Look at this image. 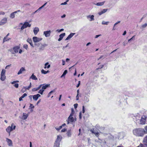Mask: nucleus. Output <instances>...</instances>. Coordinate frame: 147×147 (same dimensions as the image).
Segmentation results:
<instances>
[{"label":"nucleus","instance_id":"nucleus-26","mask_svg":"<svg viewBox=\"0 0 147 147\" xmlns=\"http://www.w3.org/2000/svg\"><path fill=\"white\" fill-rule=\"evenodd\" d=\"M27 94L26 93L24 94L21 97L19 98V101H21L22 100V98H24L26 96Z\"/></svg>","mask_w":147,"mask_h":147},{"label":"nucleus","instance_id":"nucleus-9","mask_svg":"<svg viewBox=\"0 0 147 147\" xmlns=\"http://www.w3.org/2000/svg\"><path fill=\"white\" fill-rule=\"evenodd\" d=\"M40 96V95L39 94L34 95L33 96V98L34 100H37L38 97Z\"/></svg>","mask_w":147,"mask_h":147},{"label":"nucleus","instance_id":"nucleus-44","mask_svg":"<svg viewBox=\"0 0 147 147\" xmlns=\"http://www.w3.org/2000/svg\"><path fill=\"white\" fill-rule=\"evenodd\" d=\"M23 47L24 48L27 49L28 48V45L27 44H25L24 45Z\"/></svg>","mask_w":147,"mask_h":147},{"label":"nucleus","instance_id":"nucleus-27","mask_svg":"<svg viewBox=\"0 0 147 147\" xmlns=\"http://www.w3.org/2000/svg\"><path fill=\"white\" fill-rule=\"evenodd\" d=\"M1 78H0L1 80L2 81H4L5 80V78H6V76H5V75L1 74Z\"/></svg>","mask_w":147,"mask_h":147},{"label":"nucleus","instance_id":"nucleus-28","mask_svg":"<svg viewBox=\"0 0 147 147\" xmlns=\"http://www.w3.org/2000/svg\"><path fill=\"white\" fill-rule=\"evenodd\" d=\"M16 13L14 12L12 13L10 15V17L12 19H13L15 17V14Z\"/></svg>","mask_w":147,"mask_h":147},{"label":"nucleus","instance_id":"nucleus-1","mask_svg":"<svg viewBox=\"0 0 147 147\" xmlns=\"http://www.w3.org/2000/svg\"><path fill=\"white\" fill-rule=\"evenodd\" d=\"M133 133L136 136L142 137L145 134L144 129L141 128H136L133 130Z\"/></svg>","mask_w":147,"mask_h":147},{"label":"nucleus","instance_id":"nucleus-41","mask_svg":"<svg viewBox=\"0 0 147 147\" xmlns=\"http://www.w3.org/2000/svg\"><path fill=\"white\" fill-rule=\"evenodd\" d=\"M7 37L6 36L3 39V42H5L6 41H7L8 40H9V39H8L7 40Z\"/></svg>","mask_w":147,"mask_h":147},{"label":"nucleus","instance_id":"nucleus-13","mask_svg":"<svg viewBox=\"0 0 147 147\" xmlns=\"http://www.w3.org/2000/svg\"><path fill=\"white\" fill-rule=\"evenodd\" d=\"M26 71L25 69L23 67H22L20 69L18 73V74L19 75L22 74L23 71Z\"/></svg>","mask_w":147,"mask_h":147},{"label":"nucleus","instance_id":"nucleus-24","mask_svg":"<svg viewBox=\"0 0 147 147\" xmlns=\"http://www.w3.org/2000/svg\"><path fill=\"white\" fill-rule=\"evenodd\" d=\"M30 79H32V80H38L37 77L34 74H32L30 78Z\"/></svg>","mask_w":147,"mask_h":147},{"label":"nucleus","instance_id":"nucleus-40","mask_svg":"<svg viewBox=\"0 0 147 147\" xmlns=\"http://www.w3.org/2000/svg\"><path fill=\"white\" fill-rule=\"evenodd\" d=\"M44 91V90H42V89H41L39 91L38 93L40 94H42Z\"/></svg>","mask_w":147,"mask_h":147},{"label":"nucleus","instance_id":"nucleus-59","mask_svg":"<svg viewBox=\"0 0 147 147\" xmlns=\"http://www.w3.org/2000/svg\"><path fill=\"white\" fill-rule=\"evenodd\" d=\"M80 81H79L78 82V84H77V85L76 86V87L77 88H78V87L80 85Z\"/></svg>","mask_w":147,"mask_h":147},{"label":"nucleus","instance_id":"nucleus-7","mask_svg":"<svg viewBox=\"0 0 147 147\" xmlns=\"http://www.w3.org/2000/svg\"><path fill=\"white\" fill-rule=\"evenodd\" d=\"M62 137L61 135H58L57 136V138L55 142L57 143H60V142L61 141Z\"/></svg>","mask_w":147,"mask_h":147},{"label":"nucleus","instance_id":"nucleus-25","mask_svg":"<svg viewBox=\"0 0 147 147\" xmlns=\"http://www.w3.org/2000/svg\"><path fill=\"white\" fill-rule=\"evenodd\" d=\"M50 86L49 84H45L44 86H43L42 87V89L44 90L46 89L47 88H48Z\"/></svg>","mask_w":147,"mask_h":147},{"label":"nucleus","instance_id":"nucleus-45","mask_svg":"<svg viewBox=\"0 0 147 147\" xmlns=\"http://www.w3.org/2000/svg\"><path fill=\"white\" fill-rule=\"evenodd\" d=\"M30 108L33 109L34 107V106L32 104H30V106L29 107Z\"/></svg>","mask_w":147,"mask_h":147},{"label":"nucleus","instance_id":"nucleus-22","mask_svg":"<svg viewBox=\"0 0 147 147\" xmlns=\"http://www.w3.org/2000/svg\"><path fill=\"white\" fill-rule=\"evenodd\" d=\"M28 114H26L25 113H23V116L22 118L21 119L23 120L26 119L27 117H28Z\"/></svg>","mask_w":147,"mask_h":147},{"label":"nucleus","instance_id":"nucleus-57","mask_svg":"<svg viewBox=\"0 0 147 147\" xmlns=\"http://www.w3.org/2000/svg\"><path fill=\"white\" fill-rule=\"evenodd\" d=\"M103 66H104V65H100V67H99V68H98V69H101L103 68Z\"/></svg>","mask_w":147,"mask_h":147},{"label":"nucleus","instance_id":"nucleus-53","mask_svg":"<svg viewBox=\"0 0 147 147\" xmlns=\"http://www.w3.org/2000/svg\"><path fill=\"white\" fill-rule=\"evenodd\" d=\"M19 85L18 84H16L14 85V86L16 88H18V87Z\"/></svg>","mask_w":147,"mask_h":147},{"label":"nucleus","instance_id":"nucleus-61","mask_svg":"<svg viewBox=\"0 0 147 147\" xmlns=\"http://www.w3.org/2000/svg\"><path fill=\"white\" fill-rule=\"evenodd\" d=\"M79 118L80 119H81L82 118L81 112H80V113Z\"/></svg>","mask_w":147,"mask_h":147},{"label":"nucleus","instance_id":"nucleus-60","mask_svg":"<svg viewBox=\"0 0 147 147\" xmlns=\"http://www.w3.org/2000/svg\"><path fill=\"white\" fill-rule=\"evenodd\" d=\"M66 130V129H63L61 130V132H65Z\"/></svg>","mask_w":147,"mask_h":147},{"label":"nucleus","instance_id":"nucleus-30","mask_svg":"<svg viewBox=\"0 0 147 147\" xmlns=\"http://www.w3.org/2000/svg\"><path fill=\"white\" fill-rule=\"evenodd\" d=\"M143 142L145 143L144 144L147 146V136L144 138Z\"/></svg>","mask_w":147,"mask_h":147},{"label":"nucleus","instance_id":"nucleus-11","mask_svg":"<svg viewBox=\"0 0 147 147\" xmlns=\"http://www.w3.org/2000/svg\"><path fill=\"white\" fill-rule=\"evenodd\" d=\"M75 34V33H70L69 35L65 39V40H68L69 39L71 38Z\"/></svg>","mask_w":147,"mask_h":147},{"label":"nucleus","instance_id":"nucleus-50","mask_svg":"<svg viewBox=\"0 0 147 147\" xmlns=\"http://www.w3.org/2000/svg\"><path fill=\"white\" fill-rule=\"evenodd\" d=\"M147 26V24L145 23L142 26V27L143 28H144Z\"/></svg>","mask_w":147,"mask_h":147},{"label":"nucleus","instance_id":"nucleus-23","mask_svg":"<svg viewBox=\"0 0 147 147\" xmlns=\"http://www.w3.org/2000/svg\"><path fill=\"white\" fill-rule=\"evenodd\" d=\"M20 49V47H18L17 46L14 47L13 48V50L14 51H15V53H18V50Z\"/></svg>","mask_w":147,"mask_h":147},{"label":"nucleus","instance_id":"nucleus-32","mask_svg":"<svg viewBox=\"0 0 147 147\" xmlns=\"http://www.w3.org/2000/svg\"><path fill=\"white\" fill-rule=\"evenodd\" d=\"M47 2H46L42 6L40 7L38 9L39 11H40L42 8L44 7L47 4Z\"/></svg>","mask_w":147,"mask_h":147},{"label":"nucleus","instance_id":"nucleus-29","mask_svg":"<svg viewBox=\"0 0 147 147\" xmlns=\"http://www.w3.org/2000/svg\"><path fill=\"white\" fill-rule=\"evenodd\" d=\"M67 134V136L68 137H70L71 136V130H68Z\"/></svg>","mask_w":147,"mask_h":147},{"label":"nucleus","instance_id":"nucleus-33","mask_svg":"<svg viewBox=\"0 0 147 147\" xmlns=\"http://www.w3.org/2000/svg\"><path fill=\"white\" fill-rule=\"evenodd\" d=\"M67 70H65L64 72H63V74L61 76V78H62L64 76H65V75L67 73Z\"/></svg>","mask_w":147,"mask_h":147},{"label":"nucleus","instance_id":"nucleus-3","mask_svg":"<svg viewBox=\"0 0 147 147\" xmlns=\"http://www.w3.org/2000/svg\"><path fill=\"white\" fill-rule=\"evenodd\" d=\"M33 40L35 43L39 42L42 40V38H38L36 36L33 37L32 38Z\"/></svg>","mask_w":147,"mask_h":147},{"label":"nucleus","instance_id":"nucleus-64","mask_svg":"<svg viewBox=\"0 0 147 147\" xmlns=\"http://www.w3.org/2000/svg\"><path fill=\"white\" fill-rule=\"evenodd\" d=\"M67 4V3H66V2H64V3H62L61 5H65L66 4Z\"/></svg>","mask_w":147,"mask_h":147},{"label":"nucleus","instance_id":"nucleus-43","mask_svg":"<svg viewBox=\"0 0 147 147\" xmlns=\"http://www.w3.org/2000/svg\"><path fill=\"white\" fill-rule=\"evenodd\" d=\"M145 134L147 133V126H146L144 127Z\"/></svg>","mask_w":147,"mask_h":147},{"label":"nucleus","instance_id":"nucleus-37","mask_svg":"<svg viewBox=\"0 0 147 147\" xmlns=\"http://www.w3.org/2000/svg\"><path fill=\"white\" fill-rule=\"evenodd\" d=\"M135 36H134L131 38L130 39H129L128 40V42H129V41H131L133 40L135 38Z\"/></svg>","mask_w":147,"mask_h":147},{"label":"nucleus","instance_id":"nucleus-55","mask_svg":"<svg viewBox=\"0 0 147 147\" xmlns=\"http://www.w3.org/2000/svg\"><path fill=\"white\" fill-rule=\"evenodd\" d=\"M63 30H64V29H61L60 30H57L56 31H57L58 32H60L63 31Z\"/></svg>","mask_w":147,"mask_h":147},{"label":"nucleus","instance_id":"nucleus-62","mask_svg":"<svg viewBox=\"0 0 147 147\" xmlns=\"http://www.w3.org/2000/svg\"><path fill=\"white\" fill-rule=\"evenodd\" d=\"M120 22V21H118L117 22H116L115 23V24H114V26H115L117 24H118Z\"/></svg>","mask_w":147,"mask_h":147},{"label":"nucleus","instance_id":"nucleus-39","mask_svg":"<svg viewBox=\"0 0 147 147\" xmlns=\"http://www.w3.org/2000/svg\"><path fill=\"white\" fill-rule=\"evenodd\" d=\"M55 90H52L51 91V92H50L48 94V97H50V95H51V94L53 92H55Z\"/></svg>","mask_w":147,"mask_h":147},{"label":"nucleus","instance_id":"nucleus-56","mask_svg":"<svg viewBox=\"0 0 147 147\" xmlns=\"http://www.w3.org/2000/svg\"><path fill=\"white\" fill-rule=\"evenodd\" d=\"M39 11L38 10V9L35 12H33V13H32V15H34L35 13Z\"/></svg>","mask_w":147,"mask_h":147},{"label":"nucleus","instance_id":"nucleus-54","mask_svg":"<svg viewBox=\"0 0 147 147\" xmlns=\"http://www.w3.org/2000/svg\"><path fill=\"white\" fill-rule=\"evenodd\" d=\"M90 131L92 132V133L94 134L95 132V131H94V129H91V130H90Z\"/></svg>","mask_w":147,"mask_h":147},{"label":"nucleus","instance_id":"nucleus-38","mask_svg":"<svg viewBox=\"0 0 147 147\" xmlns=\"http://www.w3.org/2000/svg\"><path fill=\"white\" fill-rule=\"evenodd\" d=\"M5 70L4 69H3L2 70L1 74V75H5Z\"/></svg>","mask_w":147,"mask_h":147},{"label":"nucleus","instance_id":"nucleus-35","mask_svg":"<svg viewBox=\"0 0 147 147\" xmlns=\"http://www.w3.org/2000/svg\"><path fill=\"white\" fill-rule=\"evenodd\" d=\"M31 83H30V84L29 86H28V87H24V88L26 89H27V90H29V89L31 88Z\"/></svg>","mask_w":147,"mask_h":147},{"label":"nucleus","instance_id":"nucleus-58","mask_svg":"<svg viewBox=\"0 0 147 147\" xmlns=\"http://www.w3.org/2000/svg\"><path fill=\"white\" fill-rule=\"evenodd\" d=\"M141 144V147H146V146L145 144Z\"/></svg>","mask_w":147,"mask_h":147},{"label":"nucleus","instance_id":"nucleus-16","mask_svg":"<svg viewBox=\"0 0 147 147\" xmlns=\"http://www.w3.org/2000/svg\"><path fill=\"white\" fill-rule=\"evenodd\" d=\"M6 141L8 144L9 146H12V141L10 139L8 138H6Z\"/></svg>","mask_w":147,"mask_h":147},{"label":"nucleus","instance_id":"nucleus-47","mask_svg":"<svg viewBox=\"0 0 147 147\" xmlns=\"http://www.w3.org/2000/svg\"><path fill=\"white\" fill-rule=\"evenodd\" d=\"M62 127V126H60L59 127V128H57L56 127H55V129L57 131H59L60 129H61Z\"/></svg>","mask_w":147,"mask_h":147},{"label":"nucleus","instance_id":"nucleus-49","mask_svg":"<svg viewBox=\"0 0 147 147\" xmlns=\"http://www.w3.org/2000/svg\"><path fill=\"white\" fill-rule=\"evenodd\" d=\"M94 134L96 136H98L99 135V133L98 132H96L95 131L94 133Z\"/></svg>","mask_w":147,"mask_h":147},{"label":"nucleus","instance_id":"nucleus-31","mask_svg":"<svg viewBox=\"0 0 147 147\" xmlns=\"http://www.w3.org/2000/svg\"><path fill=\"white\" fill-rule=\"evenodd\" d=\"M59 145L60 143L55 142L53 147H59Z\"/></svg>","mask_w":147,"mask_h":147},{"label":"nucleus","instance_id":"nucleus-12","mask_svg":"<svg viewBox=\"0 0 147 147\" xmlns=\"http://www.w3.org/2000/svg\"><path fill=\"white\" fill-rule=\"evenodd\" d=\"M47 46V45L46 44H44L43 45L41 44V45L39 47V50H43L44 49L45 47Z\"/></svg>","mask_w":147,"mask_h":147},{"label":"nucleus","instance_id":"nucleus-8","mask_svg":"<svg viewBox=\"0 0 147 147\" xmlns=\"http://www.w3.org/2000/svg\"><path fill=\"white\" fill-rule=\"evenodd\" d=\"M146 120V119L145 117H142L140 119L139 123L142 125L144 124L145 123Z\"/></svg>","mask_w":147,"mask_h":147},{"label":"nucleus","instance_id":"nucleus-10","mask_svg":"<svg viewBox=\"0 0 147 147\" xmlns=\"http://www.w3.org/2000/svg\"><path fill=\"white\" fill-rule=\"evenodd\" d=\"M108 10V9H104L102 10L100 12H98V14L99 16L101 15L102 14L105 13L106 12L107 10Z\"/></svg>","mask_w":147,"mask_h":147},{"label":"nucleus","instance_id":"nucleus-17","mask_svg":"<svg viewBox=\"0 0 147 147\" xmlns=\"http://www.w3.org/2000/svg\"><path fill=\"white\" fill-rule=\"evenodd\" d=\"M13 130V128L10 126H9L6 129V131L9 134H10V132Z\"/></svg>","mask_w":147,"mask_h":147},{"label":"nucleus","instance_id":"nucleus-4","mask_svg":"<svg viewBox=\"0 0 147 147\" xmlns=\"http://www.w3.org/2000/svg\"><path fill=\"white\" fill-rule=\"evenodd\" d=\"M7 21V18H3L0 21V26L3 25L6 23Z\"/></svg>","mask_w":147,"mask_h":147},{"label":"nucleus","instance_id":"nucleus-42","mask_svg":"<svg viewBox=\"0 0 147 147\" xmlns=\"http://www.w3.org/2000/svg\"><path fill=\"white\" fill-rule=\"evenodd\" d=\"M71 113L70 114V115H73L74 113V110L73 108H71Z\"/></svg>","mask_w":147,"mask_h":147},{"label":"nucleus","instance_id":"nucleus-18","mask_svg":"<svg viewBox=\"0 0 147 147\" xmlns=\"http://www.w3.org/2000/svg\"><path fill=\"white\" fill-rule=\"evenodd\" d=\"M27 41L30 44V45L32 46V47H34L33 46V44H32V41L31 38H28L27 40Z\"/></svg>","mask_w":147,"mask_h":147},{"label":"nucleus","instance_id":"nucleus-48","mask_svg":"<svg viewBox=\"0 0 147 147\" xmlns=\"http://www.w3.org/2000/svg\"><path fill=\"white\" fill-rule=\"evenodd\" d=\"M19 82V81L18 80H17V81H14L12 82H11V84H15V83H17V82Z\"/></svg>","mask_w":147,"mask_h":147},{"label":"nucleus","instance_id":"nucleus-51","mask_svg":"<svg viewBox=\"0 0 147 147\" xmlns=\"http://www.w3.org/2000/svg\"><path fill=\"white\" fill-rule=\"evenodd\" d=\"M78 105V104L77 103L75 104H74V108L75 109H76V108L77 107Z\"/></svg>","mask_w":147,"mask_h":147},{"label":"nucleus","instance_id":"nucleus-52","mask_svg":"<svg viewBox=\"0 0 147 147\" xmlns=\"http://www.w3.org/2000/svg\"><path fill=\"white\" fill-rule=\"evenodd\" d=\"M85 108H84V106H83L82 107V113H85Z\"/></svg>","mask_w":147,"mask_h":147},{"label":"nucleus","instance_id":"nucleus-63","mask_svg":"<svg viewBox=\"0 0 147 147\" xmlns=\"http://www.w3.org/2000/svg\"><path fill=\"white\" fill-rule=\"evenodd\" d=\"M5 13L3 11L0 12V15H4Z\"/></svg>","mask_w":147,"mask_h":147},{"label":"nucleus","instance_id":"nucleus-5","mask_svg":"<svg viewBox=\"0 0 147 147\" xmlns=\"http://www.w3.org/2000/svg\"><path fill=\"white\" fill-rule=\"evenodd\" d=\"M51 32V30L47 31L44 32V34L46 37H49L50 36Z\"/></svg>","mask_w":147,"mask_h":147},{"label":"nucleus","instance_id":"nucleus-19","mask_svg":"<svg viewBox=\"0 0 147 147\" xmlns=\"http://www.w3.org/2000/svg\"><path fill=\"white\" fill-rule=\"evenodd\" d=\"M42 85V84H41L37 88H34L32 89V91H35L38 90L41 88V87Z\"/></svg>","mask_w":147,"mask_h":147},{"label":"nucleus","instance_id":"nucleus-21","mask_svg":"<svg viewBox=\"0 0 147 147\" xmlns=\"http://www.w3.org/2000/svg\"><path fill=\"white\" fill-rule=\"evenodd\" d=\"M98 142H99L100 144V145L102 146L106 144V142L104 140H100Z\"/></svg>","mask_w":147,"mask_h":147},{"label":"nucleus","instance_id":"nucleus-34","mask_svg":"<svg viewBox=\"0 0 147 147\" xmlns=\"http://www.w3.org/2000/svg\"><path fill=\"white\" fill-rule=\"evenodd\" d=\"M65 33H62L61 34H60V35H59V37L61 38H62V39L63 38V37L65 36Z\"/></svg>","mask_w":147,"mask_h":147},{"label":"nucleus","instance_id":"nucleus-36","mask_svg":"<svg viewBox=\"0 0 147 147\" xmlns=\"http://www.w3.org/2000/svg\"><path fill=\"white\" fill-rule=\"evenodd\" d=\"M109 23V22H105V21H102V24L103 25H107Z\"/></svg>","mask_w":147,"mask_h":147},{"label":"nucleus","instance_id":"nucleus-14","mask_svg":"<svg viewBox=\"0 0 147 147\" xmlns=\"http://www.w3.org/2000/svg\"><path fill=\"white\" fill-rule=\"evenodd\" d=\"M105 2V1L102 2H98L96 3H94V4L98 6H101L103 5Z\"/></svg>","mask_w":147,"mask_h":147},{"label":"nucleus","instance_id":"nucleus-2","mask_svg":"<svg viewBox=\"0 0 147 147\" xmlns=\"http://www.w3.org/2000/svg\"><path fill=\"white\" fill-rule=\"evenodd\" d=\"M30 24H29L28 22H25L21 28V29L22 30L27 27H30Z\"/></svg>","mask_w":147,"mask_h":147},{"label":"nucleus","instance_id":"nucleus-20","mask_svg":"<svg viewBox=\"0 0 147 147\" xmlns=\"http://www.w3.org/2000/svg\"><path fill=\"white\" fill-rule=\"evenodd\" d=\"M72 115H70L68 119L69 121H70V122H73L74 121V119L73 117H72Z\"/></svg>","mask_w":147,"mask_h":147},{"label":"nucleus","instance_id":"nucleus-6","mask_svg":"<svg viewBox=\"0 0 147 147\" xmlns=\"http://www.w3.org/2000/svg\"><path fill=\"white\" fill-rule=\"evenodd\" d=\"M94 16L93 15H89L86 16L87 18L90 21L94 20Z\"/></svg>","mask_w":147,"mask_h":147},{"label":"nucleus","instance_id":"nucleus-15","mask_svg":"<svg viewBox=\"0 0 147 147\" xmlns=\"http://www.w3.org/2000/svg\"><path fill=\"white\" fill-rule=\"evenodd\" d=\"M39 31V29L38 27L35 28L33 30V32L35 35H36Z\"/></svg>","mask_w":147,"mask_h":147},{"label":"nucleus","instance_id":"nucleus-46","mask_svg":"<svg viewBox=\"0 0 147 147\" xmlns=\"http://www.w3.org/2000/svg\"><path fill=\"white\" fill-rule=\"evenodd\" d=\"M41 73L42 74H46V71L43 69H42L41 71Z\"/></svg>","mask_w":147,"mask_h":147}]
</instances>
